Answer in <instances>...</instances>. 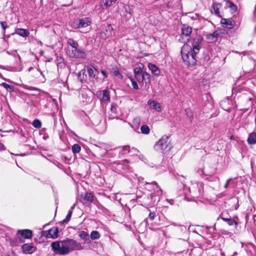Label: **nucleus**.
Listing matches in <instances>:
<instances>
[{"label":"nucleus","instance_id":"nucleus-1","mask_svg":"<svg viewBox=\"0 0 256 256\" xmlns=\"http://www.w3.org/2000/svg\"><path fill=\"white\" fill-rule=\"evenodd\" d=\"M51 248L56 254L66 255L74 250H82L81 244L72 239L66 238L64 240L54 242L51 244Z\"/></svg>","mask_w":256,"mask_h":256},{"label":"nucleus","instance_id":"nucleus-2","mask_svg":"<svg viewBox=\"0 0 256 256\" xmlns=\"http://www.w3.org/2000/svg\"><path fill=\"white\" fill-rule=\"evenodd\" d=\"M182 57L186 64L190 66L196 65L197 61V54L188 44H184L181 48Z\"/></svg>","mask_w":256,"mask_h":256},{"label":"nucleus","instance_id":"nucleus-3","mask_svg":"<svg viewBox=\"0 0 256 256\" xmlns=\"http://www.w3.org/2000/svg\"><path fill=\"white\" fill-rule=\"evenodd\" d=\"M181 31L178 41L184 44H188L187 43L190 38V35L192 31V28L186 24H183L182 26Z\"/></svg>","mask_w":256,"mask_h":256},{"label":"nucleus","instance_id":"nucleus-4","mask_svg":"<svg viewBox=\"0 0 256 256\" xmlns=\"http://www.w3.org/2000/svg\"><path fill=\"white\" fill-rule=\"evenodd\" d=\"M170 140L168 136H162L157 142L156 146L161 150H170Z\"/></svg>","mask_w":256,"mask_h":256},{"label":"nucleus","instance_id":"nucleus-5","mask_svg":"<svg viewBox=\"0 0 256 256\" xmlns=\"http://www.w3.org/2000/svg\"><path fill=\"white\" fill-rule=\"evenodd\" d=\"M42 236L46 238H56L58 237V227H53L48 230L42 232Z\"/></svg>","mask_w":256,"mask_h":256},{"label":"nucleus","instance_id":"nucleus-6","mask_svg":"<svg viewBox=\"0 0 256 256\" xmlns=\"http://www.w3.org/2000/svg\"><path fill=\"white\" fill-rule=\"evenodd\" d=\"M203 38L200 34L196 35L194 38L192 46V50L195 54H198L201 48Z\"/></svg>","mask_w":256,"mask_h":256},{"label":"nucleus","instance_id":"nucleus-7","mask_svg":"<svg viewBox=\"0 0 256 256\" xmlns=\"http://www.w3.org/2000/svg\"><path fill=\"white\" fill-rule=\"evenodd\" d=\"M140 66L135 68L134 70L135 78L139 84L142 83V76L145 72L144 66L142 64Z\"/></svg>","mask_w":256,"mask_h":256},{"label":"nucleus","instance_id":"nucleus-8","mask_svg":"<svg viewBox=\"0 0 256 256\" xmlns=\"http://www.w3.org/2000/svg\"><path fill=\"white\" fill-rule=\"evenodd\" d=\"M220 24L223 28L227 29H232L236 26V22L232 18H222Z\"/></svg>","mask_w":256,"mask_h":256},{"label":"nucleus","instance_id":"nucleus-9","mask_svg":"<svg viewBox=\"0 0 256 256\" xmlns=\"http://www.w3.org/2000/svg\"><path fill=\"white\" fill-rule=\"evenodd\" d=\"M32 231L28 229L18 230L16 233V236L21 241H22V238H30L32 237Z\"/></svg>","mask_w":256,"mask_h":256},{"label":"nucleus","instance_id":"nucleus-10","mask_svg":"<svg viewBox=\"0 0 256 256\" xmlns=\"http://www.w3.org/2000/svg\"><path fill=\"white\" fill-rule=\"evenodd\" d=\"M69 56L72 58H84L86 56V53L78 48V47L72 48L71 52H69Z\"/></svg>","mask_w":256,"mask_h":256},{"label":"nucleus","instance_id":"nucleus-11","mask_svg":"<svg viewBox=\"0 0 256 256\" xmlns=\"http://www.w3.org/2000/svg\"><path fill=\"white\" fill-rule=\"evenodd\" d=\"M112 30L113 28L111 24H108L105 26L104 30L100 32L98 36L100 38L106 40L112 36Z\"/></svg>","mask_w":256,"mask_h":256},{"label":"nucleus","instance_id":"nucleus-12","mask_svg":"<svg viewBox=\"0 0 256 256\" xmlns=\"http://www.w3.org/2000/svg\"><path fill=\"white\" fill-rule=\"evenodd\" d=\"M220 34L217 30H215L212 34H206V38L208 43H214L218 40V37Z\"/></svg>","mask_w":256,"mask_h":256},{"label":"nucleus","instance_id":"nucleus-13","mask_svg":"<svg viewBox=\"0 0 256 256\" xmlns=\"http://www.w3.org/2000/svg\"><path fill=\"white\" fill-rule=\"evenodd\" d=\"M219 218H220L224 221L226 222L230 226H233L234 224L236 226L238 224V222L234 220L228 214L227 216V217H224V214L222 213L218 218V219Z\"/></svg>","mask_w":256,"mask_h":256},{"label":"nucleus","instance_id":"nucleus-14","mask_svg":"<svg viewBox=\"0 0 256 256\" xmlns=\"http://www.w3.org/2000/svg\"><path fill=\"white\" fill-rule=\"evenodd\" d=\"M224 2L226 3V8L229 9L230 14H234L238 10L237 5L232 2L230 0H224Z\"/></svg>","mask_w":256,"mask_h":256},{"label":"nucleus","instance_id":"nucleus-15","mask_svg":"<svg viewBox=\"0 0 256 256\" xmlns=\"http://www.w3.org/2000/svg\"><path fill=\"white\" fill-rule=\"evenodd\" d=\"M36 250V247L34 246L32 244H26L22 246V250L24 254H32Z\"/></svg>","mask_w":256,"mask_h":256},{"label":"nucleus","instance_id":"nucleus-16","mask_svg":"<svg viewBox=\"0 0 256 256\" xmlns=\"http://www.w3.org/2000/svg\"><path fill=\"white\" fill-rule=\"evenodd\" d=\"M14 34H17L23 38H26L30 35V32L28 30L26 29L16 28L15 29V32L12 33V35H14Z\"/></svg>","mask_w":256,"mask_h":256},{"label":"nucleus","instance_id":"nucleus-17","mask_svg":"<svg viewBox=\"0 0 256 256\" xmlns=\"http://www.w3.org/2000/svg\"><path fill=\"white\" fill-rule=\"evenodd\" d=\"M91 22L88 18L80 19L76 28H85L90 24Z\"/></svg>","mask_w":256,"mask_h":256},{"label":"nucleus","instance_id":"nucleus-18","mask_svg":"<svg viewBox=\"0 0 256 256\" xmlns=\"http://www.w3.org/2000/svg\"><path fill=\"white\" fill-rule=\"evenodd\" d=\"M148 104L150 106L152 109L155 110L158 112H160L162 110V108L160 104L156 101L150 100L148 102Z\"/></svg>","mask_w":256,"mask_h":256},{"label":"nucleus","instance_id":"nucleus-19","mask_svg":"<svg viewBox=\"0 0 256 256\" xmlns=\"http://www.w3.org/2000/svg\"><path fill=\"white\" fill-rule=\"evenodd\" d=\"M87 70L89 76L94 78L98 74V72L94 66H89L87 67Z\"/></svg>","mask_w":256,"mask_h":256},{"label":"nucleus","instance_id":"nucleus-20","mask_svg":"<svg viewBox=\"0 0 256 256\" xmlns=\"http://www.w3.org/2000/svg\"><path fill=\"white\" fill-rule=\"evenodd\" d=\"M100 100L104 102H109L110 100V91L106 89L102 90V96L100 98Z\"/></svg>","mask_w":256,"mask_h":256},{"label":"nucleus","instance_id":"nucleus-21","mask_svg":"<svg viewBox=\"0 0 256 256\" xmlns=\"http://www.w3.org/2000/svg\"><path fill=\"white\" fill-rule=\"evenodd\" d=\"M148 67L154 75L158 76L160 74V70L155 64L150 63L148 64Z\"/></svg>","mask_w":256,"mask_h":256},{"label":"nucleus","instance_id":"nucleus-22","mask_svg":"<svg viewBox=\"0 0 256 256\" xmlns=\"http://www.w3.org/2000/svg\"><path fill=\"white\" fill-rule=\"evenodd\" d=\"M212 7L214 11V14L218 18H222V16L220 15L219 10L220 8L222 7V4L220 3H214Z\"/></svg>","mask_w":256,"mask_h":256},{"label":"nucleus","instance_id":"nucleus-23","mask_svg":"<svg viewBox=\"0 0 256 256\" xmlns=\"http://www.w3.org/2000/svg\"><path fill=\"white\" fill-rule=\"evenodd\" d=\"M117 0H101V6L104 8L112 6Z\"/></svg>","mask_w":256,"mask_h":256},{"label":"nucleus","instance_id":"nucleus-24","mask_svg":"<svg viewBox=\"0 0 256 256\" xmlns=\"http://www.w3.org/2000/svg\"><path fill=\"white\" fill-rule=\"evenodd\" d=\"M87 76L84 70H82L79 72L78 78L82 83L86 82Z\"/></svg>","mask_w":256,"mask_h":256},{"label":"nucleus","instance_id":"nucleus-25","mask_svg":"<svg viewBox=\"0 0 256 256\" xmlns=\"http://www.w3.org/2000/svg\"><path fill=\"white\" fill-rule=\"evenodd\" d=\"M142 83H145L146 85L150 84V74L147 73L146 72H144V73L142 76Z\"/></svg>","mask_w":256,"mask_h":256},{"label":"nucleus","instance_id":"nucleus-26","mask_svg":"<svg viewBox=\"0 0 256 256\" xmlns=\"http://www.w3.org/2000/svg\"><path fill=\"white\" fill-rule=\"evenodd\" d=\"M247 142L250 144H256V136L254 132L250 133L248 134Z\"/></svg>","mask_w":256,"mask_h":256},{"label":"nucleus","instance_id":"nucleus-27","mask_svg":"<svg viewBox=\"0 0 256 256\" xmlns=\"http://www.w3.org/2000/svg\"><path fill=\"white\" fill-rule=\"evenodd\" d=\"M84 200L92 202H94V195L90 192H86L83 197Z\"/></svg>","mask_w":256,"mask_h":256},{"label":"nucleus","instance_id":"nucleus-28","mask_svg":"<svg viewBox=\"0 0 256 256\" xmlns=\"http://www.w3.org/2000/svg\"><path fill=\"white\" fill-rule=\"evenodd\" d=\"M100 236V232L97 230H93L91 232L90 234V238L92 240L98 239Z\"/></svg>","mask_w":256,"mask_h":256},{"label":"nucleus","instance_id":"nucleus-29","mask_svg":"<svg viewBox=\"0 0 256 256\" xmlns=\"http://www.w3.org/2000/svg\"><path fill=\"white\" fill-rule=\"evenodd\" d=\"M79 236L84 240H87L89 238L88 234L84 230H82L80 232Z\"/></svg>","mask_w":256,"mask_h":256},{"label":"nucleus","instance_id":"nucleus-30","mask_svg":"<svg viewBox=\"0 0 256 256\" xmlns=\"http://www.w3.org/2000/svg\"><path fill=\"white\" fill-rule=\"evenodd\" d=\"M68 44L72 46V48H76L78 46V44L72 38H68L67 40Z\"/></svg>","mask_w":256,"mask_h":256},{"label":"nucleus","instance_id":"nucleus-31","mask_svg":"<svg viewBox=\"0 0 256 256\" xmlns=\"http://www.w3.org/2000/svg\"><path fill=\"white\" fill-rule=\"evenodd\" d=\"M140 131L143 134H150V129L148 126L144 124L140 127Z\"/></svg>","mask_w":256,"mask_h":256},{"label":"nucleus","instance_id":"nucleus-32","mask_svg":"<svg viewBox=\"0 0 256 256\" xmlns=\"http://www.w3.org/2000/svg\"><path fill=\"white\" fill-rule=\"evenodd\" d=\"M112 72L115 76H118L120 78H122V76L120 72L119 68L116 66L112 68Z\"/></svg>","mask_w":256,"mask_h":256},{"label":"nucleus","instance_id":"nucleus-33","mask_svg":"<svg viewBox=\"0 0 256 256\" xmlns=\"http://www.w3.org/2000/svg\"><path fill=\"white\" fill-rule=\"evenodd\" d=\"M72 152L74 154H76L80 152L81 147L80 144H76L72 146Z\"/></svg>","mask_w":256,"mask_h":256},{"label":"nucleus","instance_id":"nucleus-34","mask_svg":"<svg viewBox=\"0 0 256 256\" xmlns=\"http://www.w3.org/2000/svg\"><path fill=\"white\" fill-rule=\"evenodd\" d=\"M32 124L34 127L36 128H40L42 126V122L38 119H35L32 122Z\"/></svg>","mask_w":256,"mask_h":256},{"label":"nucleus","instance_id":"nucleus-35","mask_svg":"<svg viewBox=\"0 0 256 256\" xmlns=\"http://www.w3.org/2000/svg\"><path fill=\"white\" fill-rule=\"evenodd\" d=\"M72 213V210H69L66 216V218L61 222L62 224L68 222L71 218Z\"/></svg>","mask_w":256,"mask_h":256},{"label":"nucleus","instance_id":"nucleus-36","mask_svg":"<svg viewBox=\"0 0 256 256\" xmlns=\"http://www.w3.org/2000/svg\"><path fill=\"white\" fill-rule=\"evenodd\" d=\"M0 24L2 28L3 33L5 34L6 29L8 28L7 22L6 21H1L0 22Z\"/></svg>","mask_w":256,"mask_h":256},{"label":"nucleus","instance_id":"nucleus-37","mask_svg":"<svg viewBox=\"0 0 256 256\" xmlns=\"http://www.w3.org/2000/svg\"><path fill=\"white\" fill-rule=\"evenodd\" d=\"M130 80L132 82V86L133 88L135 90H138L139 88L136 82L132 78H130Z\"/></svg>","mask_w":256,"mask_h":256},{"label":"nucleus","instance_id":"nucleus-38","mask_svg":"<svg viewBox=\"0 0 256 256\" xmlns=\"http://www.w3.org/2000/svg\"><path fill=\"white\" fill-rule=\"evenodd\" d=\"M156 216V212H150L148 218H150V220H152L154 219Z\"/></svg>","mask_w":256,"mask_h":256},{"label":"nucleus","instance_id":"nucleus-39","mask_svg":"<svg viewBox=\"0 0 256 256\" xmlns=\"http://www.w3.org/2000/svg\"><path fill=\"white\" fill-rule=\"evenodd\" d=\"M230 180H231L230 179H229L227 180V182H226V183L224 184V188H228V186H229L230 182Z\"/></svg>","mask_w":256,"mask_h":256},{"label":"nucleus","instance_id":"nucleus-40","mask_svg":"<svg viewBox=\"0 0 256 256\" xmlns=\"http://www.w3.org/2000/svg\"><path fill=\"white\" fill-rule=\"evenodd\" d=\"M101 72L104 75V78H106L108 77V74H107L106 72L105 71L102 70Z\"/></svg>","mask_w":256,"mask_h":256},{"label":"nucleus","instance_id":"nucleus-41","mask_svg":"<svg viewBox=\"0 0 256 256\" xmlns=\"http://www.w3.org/2000/svg\"><path fill=\"white\" fill-rule=\"evenodd\" d=\"M152 184L155 185L157 188H160L158 184V183L156 182H154V181L152 182Z\"/></svg>","mask_w":256,"mask_h":256},{"label":"nucleus","instance_id":"nucleus-42","mask_svg":"<svg viewBox=\"0 0 256 256\" xmlns=\"http://www.w3.org/2000/svg\"><path fill=\"white\" fill-rule=\"evenodd\" d=\"M2 85L4 87L6 88H9L10 87V85L8 84H6L5 82H3L2 84Z\"/></svg>","mask_w":256,"mask_h":256},{"label":"nucleus","instance_id":"nucleus-43","mask_svg":"<svg viewBox=\"0 0 256 256\" xmlns=\"http://www.w3.org/2000/svg\"><path fill=\"white\" fill-rule=\"evenodd\" d=\"M4 149V146L2 144L0 143V150H2Z\"/></svg>","mask_w":256,"mask_h":256},{"label":"nucleus","instance_id":"nucleus-44","mask_svg":"<svg viewBox=\"0 0 256 256\" xmlns=\"http://www.w3.org/2000/svg\"><path fill=\"white\" fill-rule=\"evenodd\" d=\"M122 162H127V163H128L129 162V160L127 159H124V160L122 161Z\"/></svg>","mask_w":256,"mask_h":256},{"label":"nucleus","instance_id":"nucleus-45","mask_svg":"<svg viewBox=\"0 0 256 256\" xmlns=\"http://www.w3.org/2000/svg\"><path fill=\"white\" fill-rule=\"evenodd\" d=\"M236 27H237V28H236V30H237V29L238 28V25H236ZM236 30H234V32H233V34H234V33L236 32Z\"/></svg>","mask_w":256,"mask_h":256},{"label":"nucleus","instance_id":"nucleus-46","mask_svg":"<svg viewBox=\"0 0 256 256\" xmlns=\"http://www.w3.org/2000/svg\"><path fill=\"white\" fill-rule=\"evenodd\" d=\"M234 138V136H230V139H231V140H233Z\"/></svg>","mask_w":256,"mask_h":256},{"label":"nucleus","instance_id":"nucleus-47","mask_svg":"<svg viewBox=\"0 0 256 256\" xmlns=\"http://www.w3.org/2000/svg\"><path fill=\"white\" fill-rule=\"evenodd\" d=\"M238 254L236 252H234L232 255V256H235L236 255Z\"/></svg>","mask_w":256,"mask_h":256},{"label":"nucleus","instance_id":"nucleus-48","mask_svg":"<svg viewBox=\"0 0 256 256\" xmlns=\"http://www.w3.org/2000/svg\"><path fill=\"white\" fill-rule=\"evenodd\" d=\"M129 168H130V166H128L127 168H128V169H129Z\"/></svg>","mask_w":256,"mask_h":256},{"label":"nucleus","instance_id":"nucleus-49","mask_svg":"<svg viewBox=\"0 0 256 256\" xmlns=\"http://www.w3.org/2000/svg\"><path fill=\"white\" fill-rule=\"evenodd\" d=\"M12 130H7L6 132H11Z\"/></svg>","mask_w":256,"mask_h":256}]
</instances>
